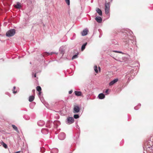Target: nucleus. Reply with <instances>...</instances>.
I'll return each mask as SVG.
<instances>
[{"instance_id":"f257e3e1","label":"nucleus","mask_w":153,"mask_h":153,"mask_svg":"<svg viewBox=\"0 0 153 153\" xmlns=\"http://www.w3.org/2000/svg\"><path fill=\"white\" fill-rule=\"evenodd\" d=\"M15 33V29H11L7 32L6 35L8 37H10L13 36Z\"/></svg>"},{"instance_id":"f03ea898","label":"nucleus","mask_w":153,"mask_h":153,"mask_svg":"<svg viewBox=\"0 0 153 153\" xmlns=\"http://www.w3.org/2000/svg\"><path fill=\"white\" fill-rule=\"evenodd\" d=\"M110 5L109 3H105V14H108L109 11Z\"/></svg>"},{"instance_id":"7ed1b4c3","label":"nucleus","mask_w":153,"mask_h":153,"mask_svg":"<svg viewBox=\"0 0 153 153\" xmlns=\"http://www.w3.org/2000/svg\"><path fill=\"white\" fill-rule=\"evenodd\" d=\"M74 121V118L72 117H68L67 119L66 123L68 124H71Z\"/></svg>"},{"instance_id":"20e7f679","label":"nucleus","mask_w":153,"mask_h":153,"mask_svg":"<svg viewBox=\"0 0 153 153\" xmlns=\"http://www.w3.org/2000/svg\"><path fill=\"white\" fill-rule=\"evenodd\" d=\"M65 48L63 46L59 48L60 53L61 54L62 57L63 56L65 53Z\"/></svg>"},{"instance_id":"39448f33","label":"nucleus","mask_w":153,"mask_h":153,"mask_svg":"<svg viewBox=\"0 0 153 153\" xmlns=\"http://www.w3.org/2000/svg\"><path fill=\"white\" fill-rule=\"evenodd\" d=\"M80 108L77 105H75L74 108L73 112L74 113H78L80 111Z\"/></svg>"},{"instance_id":"423d86ee","label":"nucleus","mask_w":153,"mask_h":153,"mask_svg":"<svg viewBox=\"0 0 153 153\" xmlns=\"http://www.w3.org/2000/svg\"><path fill=\"white\" fill-rule=\"evenodd\" d=\"M65 137V134L63 132L61 133L58 136L60 140H64Z\"/></svg>"},{"instance_id":"0eeeda50","label":"nucleus","mask_w":153,"mask_h":153,"mask_svg":"<svg viewBox=\"0 0 153 153\" xmlns=\"http://www.w3.org/2000/svg\"><path fill=\"white\" fill-rule=\"evenodd\" d=\"M118 79L117 78L114 79V80L111 81L109 83V85L110 86H111L114 84L115 83H116L118 81Z\"/></svg>"},{"instance_id":"6e6552de","label":"nucleus","mask_w":153,"mask_h":153,"mask_svg":"<svg viewBox=\"0 0 153 153\" xmlns=\"http://www.w3.org/2000/svg\"><path fill=\"white\" fill-rule=\"evenodd\" d=\"M88 32V30L87 29L84 30L81 33V34L82 36H85L86 35Z\"/></svg>"},{"instance_id":"1a4fd4ad","label":"nucleus","mask_w":153,"mask_h":153,"mask_svg":"<svg viewBox=\"0 0 153 153\" xmlns=\"http://www.w3.org/2000/svg\"><path fill=\"white\" fill-rule=\"evenodd\" d=\"M95 19L98 23H100L102 22V19L100 17L98 16L96 17L95 18Z\"/></svg>"},{"instance_id":"9d476101","label":"nucleus","mask_w":153,"mask_h":153,"mask_svg":"<svg viewBox=\"0 0 153 153\" xmlns=\"http://www.w3.org/2000/svg\"><path fill=\"white\" fill-rule=\"evenodd\" d=\"M96 11L100 16H101L102 15V11L100 9L98 8H97L96 9Z\"/></svg>"},{"instance_id":"9b49d317","label":"nucleus","mask_w":153,"mask_h":153,"mask_svg":"<svg viewBox=\"0 0 153 153\" xmlns=\"http://www.w3.org/2000/svg\"><path fill=\"white\" fill-rule=\"evenodd\" d=\"M14 7L17 9H20L21 7V4L18 2L16 5H14Z\"/></svg>"},{"instance_id":"f8f14e48","label":"nucleus","mask_w":153,"mask_h":153,"mask_svg":"<svg viewBox=\"0 0 153 153\" xmlns=\"http://www.w3.org/2000/svg\"><path fill=\"white\" fill-rule=\"evenodd\" d=\"M74 93L75 94L78 96H80L82 95V92L80 91H75Z\"/></svg>"},{"instance_id":"ddd939ff","label":"nucleus","mask_w":153,"mask_h":153,"mask_svg":"<svg viewBox=\"0 0 153 153\" xmlns=\"http://www.w3.org/2000/svg\"><path fill=\"white\" fill-rule=\"evenodd\" d=\"M105 97V95L102 93L99 94L98 95L99 98L100 99H104Z\"/></svg>"},{"instance_id":"4468645a","label":"nucleus","mask_w":153,"mask_h":153,"mask_svg":"<svg viewBox=\"0 0 153 153\" xmlns=\"http://www.w3.org/2000/svg\"><path fill=\"white\" fill-rule=\"evenodd\" d=\"M45 124V122L43 121H40L38 122V124L39 126H42Z\"/></svg>"},{"instance_id":"2eb2a0df","label":"nucleus","mask_w":153,"mask_h":153,"mask_svg":"<svg viewBox=\"0 0 153 153\" xmlns=\"http://www.w3.org/2000/svg\"><path fill=\"white\" fill-rule=\"evenodd\" d=\"M58 149L56 148H54L52 149L51 151V153H58Z\"/></svg>"},{"instance_id":"dca6fc26","label":"nucleus","mask_w":153,"mask_h":153,"mask_svg":"<svg viewBox=\"0 0 153 153\" xmlns=\"http://www.w3.org/2000/svg\"><path fill=\"white\" fill-rule=\"evenodd\" d=\"M34 99V97L33 96H30L29 97V101L30 102L33 101Z\"/></svg>"},{"instance_id":"f3484780","label":"nucleus","mask_w":153,"mask_h":153,"mask_svg":"<svg viewBox=\"0 0 153 153\" xmlns=\"http://www.w3.org/2000/svg\"><path fill=\"white\" fill-rule=\"evenodd\" d=\"M12 127L13 128V129L15 130L16 131L18 132H19V130H18L16 126L14 125H12Z\"/></svg>"},{"instance_id":"a211bd4d","label":"nucleus","mask_w":153,"mask_h":153,"mask_svg":"<svg viewBox=\"0 0 153 153\" xmlns=\"http://www.w3.org/2000/svg\"><path fill=\"white\" fill-rule=\"evenodd\" d=\"M87 44V43L86 42L82 45L81 47V50L82 51H83L84 50Z\"/></svg>"},{"instance_id":"6ab92c4d","label":"nucleus","mask_w":153,"mask_h":153,"mask_svg":"<svg viewBox=\"0 0 153 153\" xmlns=\"http://www.w3.org/2000/svg\"><path fill=\"white\" fill-rule=\"evenodd\" d=\"M1 143L2 144L3 146L5 149H6L7 147V145L5 143H4L3 142H2Z\"/></svg>"},{"instance_id":"aec40b11","label":"nucleus","mask_w":153,"mask_h":153,"mask_svg":"<svg viewBox=\"0 0 153 153\" xmlns=\"http://www.w3.org/2000/svg\"><path fill=\"white\" fill-rule=\"evenodd\" d=\"M94 71L96 73H98V70L97 69V66L95 65L94 66Z\"/></svg>"},{"instance_id":"412c9836","label":"nucleus","mask_w":153,"mask_h":153,"mask_svg":"<svg viewBox=\"0 0 153 153\" xmlns=\"http://www.w3.org/2000/svg\"><path fill=\"white\" fill-rule=\"evenodd\" d=\"M36 90L39 92L41 91V88L39 86H38L36 87Z\"/></svg>"},{"instance_id":"4be33fe9","label":"nucleus","mask_w":153,"mask_h":153,"mask_svg":"<svg viewBox=\"0 0 153 153\" xmlns=\"http://www.w3.org/2000/svg\"><path fill=\"white\" fill-rule=\"evenodd\" d=\"M74 118L76 119L79 118V116L78 114H76L74 115Z\"/></svg>"},{"instance_id":"5701e85b","label":"nucleus","mask_w":153,"mask_h":153,"mask_svg":"<svg viewBox=\"0 0 153 153\" xmlns=\"http://www.w3.org/2000/svg\"><path fill=\"white\" fill-rule=\"evenodd\" d=\"M78 57L77 55L76 54L74 55L72 57V59H74Z\"/></svg>"},{"instance_id":"b1692460","label":"nucleus","mask_w":153,"mask_h":153,"mask_svg":"<svg viewBox=\"0 0 153 153\" xmlns=\"http://www.w3.org/2000/svg\"><path fill=\"white\" fill-rule=\"evenodd\" d=\"M65 1L66 3L68 5H69L70 4V0H65Z\"/></svg>"},{"instance_id":"393cba45","label":"nucleus","mask_w":153,"mask_h":153,"mask_svg":"<svg viewBox=\"0 0 153 153\" xmlns=\"http://www.w3.org/2000/svg\"><path fill=\"white\" fill-rule=\"evenodd\" d=\"M15 88H16V87H15V86H14V87H13V93L14 94H16V93H17V91H14V90L15 89Z\"/></svg>"},{"instance_id":"a878e982","label":"nucleus","mask_w":153,"mask_h":153,"mask_svg":"<svg viewBox=\"0 0 153 153\" xmlns=\"http://www.w3.org/2000/svg\"><path fill=\"white\" fill-rule=\"evenodd\" d=\"M108 89H107V90H106V91H105V93L106 94H108Z\"/></svg>"},{"instance_id":"bb28decb","label":"nucleus","mask_w":153,"mask_h":153,"mask_svg":"<svg viewBox=\"0 0 153 153\" xmlns=\"http://www.w3.org/2000/svg\"><path fill=\"white\" fill-rule=\"evenodd\" d=\"M50 126L49 125V122H48L46 124V126L50 128Z\"/></svg>"},{"instance_id":"cd10ccee","label":"nucleus","mask_w":153,"mask_h":153,"mask_svg":"<svg viewBox=\"0 0 153 153\" xmlns=\"http://www.w3.org/2000/svg\"><path fill=\"white\" fill-rule=\"evenodd\" d=\"M44 130H46L47 131H48V130L47 129H42V132H43V131H44Z\"/></svg>"},{"instance_id":"c85d7f7f","label":"nucleus","mask_w":153,"mask_h":153,"mask_svg":"<svg viewBox=\"0 0 153 153\" xmlns=\"http://www.w3.org/2000/svg\"><path fill=\"white\" fill-rule=\"evenodd\" d=\"M114 52H118V53H121V52H120V51H114Z\"/></svg>"},{"instance_id":"c756f323","label":"nucleus","mask_w":153,"mask_h":153,"mask_svg":"<svg viewBox=\"0 0 153 153\" xmlns=\"http://www.w3.org/2000/svg\"><path fill=\"white\" fill-rule=\"evenodd\" d=\"M72 90L70 91H69V94H71L72 93Z\"/></svg>"},{"instance_id":"7c9ffc66","label":"nucleus","mask_w":153,"mask_h":153,"mask_svg":"<svg viewBox=\"0 0 153 153\" xmlns=\"http://www.w3.org/2000/svg\"><path fill=\"white\" fill-rule=\"evenodd\" d=\"M41 94V91H39V95Z\"/></svg>"},{"instance_id":"2f4dec72","label":"nucleus","mask_w":153,"mask_h":153,"mask_svg":"<svg viewBox=\"0 0 153 153\" xmlns=\"http://www.w3.org/2000/svg\"><path fill=\"white\" fill-rule=\"evenodd\" d=\"M36 77V74H35L34 75V77Z\"/></svg>"},{"instance_id":"473e14b6","label":"nucleus","mask_w":153,"mask_h":153,"mask_svg":"<svg viewBox=\"0 0 153 153\" xmlns=\"http://www.w3.org/2000/svg\"><path fill=\"white\" fill-rule=\"evenodd\" d=\"M35 90H32V91H33V92H35Z\"/></svg>"},{"instance_id":"72a5a7b5","label":"nucleus","mask_w":153,"mask_h":153,"mask_svg":"<svg viewBox=\"0 0 153 153\" xmlns=\"http://www.w3.org/2000/svg\"><path fill=\"white\" fill-rule=\"evenodd\" d=\"M2 145V144H1V143H0V145Z\"/></svg>"},{"instance_id":"f704fd0d","label":"nucleus","mask_w":153,"mask_h":153,"mask_svg":"<svg viewBox=\"0 0 153 153\" xmlns=\"http://www.w3.org/2000/svg\"><path fill=\"white\" fill-rule=\"evenodd\" d=\"M53 53H51V54H52Z\"/></svg>"},{"instance_id":"c9c22d12","label":"nucleus","mask_w":153,"mask_h":153,"mask_svg":"<svg viewBox=\"0 0 153 153\" xmlns=\"http://www.w3.org/2000/svg\"><path fill=\"white\" fill-rule=\"evenodd\" d=\"M99 69H100V67H99Z\"/></svg>"}]
</instances>
